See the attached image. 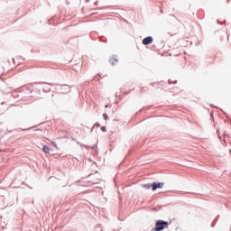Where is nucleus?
<instances>
[{"label": "nucleus", "instance_id": "obj_1", "mask_svg": "<svg viewBox=\"0 0 231 231\" xmlns=\"http://www.w3.org/2000/svg\"><path fill=\"white\" fill-rule=\"evenodd\" d=\"M165 228H168V222L163 220H157L153 231H163Z\"/></svg>", "mask_w": 231, "mask_h": 231}, {"label": "nucleus", "instance_id": "obj_2", "mask_svg": "<svg viewBox=\"0 0 231 231\" xmlns=\"http://www.w3.org/2000/svg\"><path fill=\"white\" fill-rule=\"evenodd\" d=\"M152 36H148V37L144 38L143 41H142V43H143L144 46L152 44Z\"/></svg>", "mask_w": 231, "mask_h": 231}, {"label": "nucleus", "instance_id": "obj_3", "mask_svg": "<svg viewBox=\"0 0 231 231\" xmlns=\"http://www.w3.org/2000/svg\"><path fill=\"white\" fill-rule=\"evenodd\" d=\"M163 183H162V182H160V183H153V184H152V191H155L156 189H162L163 188Z\"/></svg>", "mask_w": 231, "mask_h": 231}, {"label": "nucleus", "instance_id": "obj_4", "mask_svg": "<svg viewBox=\"0 0 231 231\" xmlns=\"http://www.w3.org/2000/svg\"><path fill=\"white\" fill-rule=\"evenodd\" d=\"M119 61V59H117V56H113L112 59L109 60L110 64L115 66Z\"/></svg>", "mask_w": 231, "mask_h": 231}, {"label": "nucleus", "instance_id": "obj_5", "mask_svg": "<svg viewBox=\"0 0 231 231\" xmlns=\"http://www.w3.org/2000/svg\"><path fill=\"white\" fill-rule=\"evenodd\" d=\"M42 151H43L44 153L49 154L51 149L47 145H43Z\"/></svg>", "mask_w": 231, "mask_h": 231}, {"label": "nucleus", "instance_id": "obj_6", "mask_svg": "<svg viewBox=\"0 0 231 231\" xmlns=\"http://www.w3.org/2000/svg\"><path fill=\"white\" fill-rule=\"evenodd\" d=\"M143 187L146 189H150L151 187H152V185H150V184H143Z\"/></svg>", "mask_w": 231, "mask_h": 231}, {"label": "nucleus", "instance_id": "obj_7", "mask_svg": "<svg viewBox=\"0 0 231 231\" xmlns=\"http://www.w3.org/2000/svg\"><path fill=\"white\" fill-rule=\"evenodd\" d=\"M51 144L54 145L55 148H58L57 144L55 143L51 142Z\"/></svg>", "mask_w": 231, "mask_h": 231}]
</instances>
